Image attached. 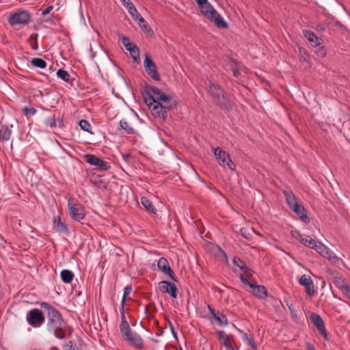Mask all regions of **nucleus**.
I'll return each instance as SVG.
<instances>
[{"instance_id": "42", "label": "nucleus", "mask_w": 350, "mask_h": 350, "mask_svg": "<svg viewBox=\"0 0 350 350\" xmlns=\"http://www.w3.org/2000/svg\"><path fill=\"white\" fill-rule=\"evenodd\" d=\"M121 323L120 325V332L130 327L129 321L126 319L125 314H121Z\"/></svg>"}, {"instance_id": "43", "label": "nucleus", "mask_w": 350, "mask_h": 350, "mask_svg": "<svg viewBox=\"0 0 350 350\" xmlns=\"http://www.w3.org/2000/svg\"><path fill=\"white\" fill-rule=\"evenodd\" d=\"M129 53L134 61L137 62L139 59V50L137 45L133 47L131 50H129Z\"/></svg>"}, {"instance_id": "20", "label": "nucleus", "mask_w": 350, "mask_h": 350, "mask_svg": "<svg viewBox=\"0 0 350 350\" xmlns=\"http://www.w3.org/2000/svg\"><path fill=\"white\" fill-rule=\"evenodd\" d=\"M147 93H149V94L150 96H153L154 97L155 100H158L160 96H161L163 92L157 87H153L151 85H146L145 87L144 92L142 93L143 98H144V100H145V97H146V94Z\"/></svg>"}, {"instance_id": "49", "label": "nucleus", "mask_w": 350, "mask_h": 350, "mask_svg": "<svg viewBox=\"0 0 350 350\" xmlns=\"http://www.w3.org/2000/svg\"><path fill=\"white\" fill-rule=\"evenodd\" d=\"M240 261H243V260H241L239 257L234 256L233 261H232L233 265L234 266L233 268L234 272H237L238 271V269L239 268V266H241Z\"/></svg>"}, {"instance_id": "40", "label": "nucleus", "mask_w": 350, "mask_h": 350, "mask_svg": "<svg viewBox=\"0 0 350 350\" xmlns=\"http://www.w3.org/2000/svg\"><path fill=\"white\" fill-rule=\"evenodd\" d=\"M121 40L123 46L126 48L127 51L131 50L133 47H134L136 44L130 42L129 39L126 36H122Z\"/></svg>"}, {"instance_id": "64", "label": "nucleus", "mask_w": 350, "mask_h": 350, "mask_svg": "<svg viewBox=\"0 0 350 350\" xmlns=\"http://www.w3.org/2000/svg\"><path fill=\"white\" fill-rule=\"evenodd\" d=\"M307 350H315L314 346L311 343L306 344Z\"/></svg>"}, {"instance_id": "17", "label": "nucleus", "mask_w": 350, "mask_h": 350, "mask_svg": "<svg viewBox=\"0 0 350 350\" xmlns=\"http://www.w3.org/2000/svg\"><path fill=\"white\" fill-rule=\"evenodd\" d=\"M304 36L309 41L311 46L317 47L322 44L323 40L316 36V34L310 30H304Z\"/></svg>"}, {"instance_id": "19", "label": "nucleus", "mask_w": 350, "mask_h": 350, "mask_svg": "<svg viewBox=\"0 0 350 350\" xmlns=\"http://www.w3.org/2000/svg\"><path fill=\"white\" fill-rule=\"evenodd\" d=\"M291 210H293L299 216L301 221L306 224L310 221V218L307 215L306 209L301 204L295 206Z\"/></svg>"}, {"instance_id": "31", "label": "nucleus", "mask_w": 350, "mask_h": 350, "mask_svg": "<svg viewBox=\"0 0 350 350\" xmlns=\"http://www.w3.org/2000/svg\"><path fill=\"white\" fill-rule=\"evenodd\" d=\"M224 89L222 87L217 84L211 82L208 85V92L211 94V97L217 93H219Z\"/></svg>"}, {"instance_id": "18", "label": "nucleus", "mask_w": 350, "mask_h": 350, "mask_svg": "<svg viewBox=\"0 0 350 350\" xmlns=\"http://www.w3.org/2000/svg\"><path fill=\"white\" fill-rule=\"evenodd\" d=\"M208 308L213 318L220 325H227L228 324V318L225 314L219 312V311L215 312V310L210 305L208 306Z\"/></svg>"}, {"instance_id": "47", "label": "nucleus", "mask_w": 350, "mask_h": 350, "mask_svg": "<svg viewBox=\"0 0 350 350\" xmlns=\"http://www.w3.org/2000/svg\"><path fill=\"white\" fill-rule=\"evenodd\" d=\"M132 290H133V288H132L131 285H127L124 288V293H123V296H122V302H126V297L129 295H130V293L132 292Z\"/></svg>"}, {"instance_id": "44", "label": "nucleus", "mask_w": 350, "mask_h": 350, "mask_svg": "<svg viewBox=\"0 0 350 350\" xmlns=\"http://www.w3.org/2000/svg\"><path fill=\"white\" fill-rule=\"evenodd\" d=\"M22 111L25 116H28L34 115L37 111L33 107L25 106Z\"/></svg>"}, {"instance_id": "32", "label": "nucleus", "mask_w": 350, "mask_h": 350, "mask_svg": "<svg viewBox=\"0 0 350 350\" xmlns=\"http://www.w3.org/2000/svg\"><path fill=\"white\" fill-rule=\"evenodd\" d=\"M31 64L33 67L39 68H44L46 66V62L43 59L40 57L32 58L31 60Z\"/></svg>"}, {"instance_id": "59", "label": "nucleus", "mask_w": 350, "mask_h": 350, "mask_svg": "<svg viewBox=\"0 0 350 350\" xmlns=\"http://www.w3.org/2000/svg\"><path fill=\"white\" fill-rule=\"evenodd\" d=\"M299 53H300L301 54L304 53V55H302V56H301V58H302L304 61H307V58H306V55H307V53H306V50H305L304 48L300 47V48L299 49Z\"/></svg>"}, {"instance_id": "30", "label": "nucleus", "mask_w": 350, "mask_h": 350, "mask_svg": "<svg viewBox=\"0 0 350 350\" xmlns=\"http://www.w3.org/2000/svg\"><path fill=\"white\" fill-rule=\"evenodd\" d=\"M141 203L147 211L152 213H156L157 210L155 207L146 197L142 196L141 198Z\"/></svg>"}, {"instance_id": "55", "label": "nucleus", "mask_w": 350, "mask_h": 350, "mask_svg": "<svg viewBox=\"0 0 350 350\" xmlns=\"http://www.w3.org/2000/svg\"><path fill=\"white\" fill-rule=\"evenodd\" d=\"M165 273L167 274L172 280L174 282H178L177 278L176 277V275L172 269L171 271H166Z\"/></svg>"}, {"instance_id": "6", "label": "nucleus", "mask_w": 350, "mask_h": 350, "mask_svg": "<svg viewBox=\"0 0 350 350\" xmlns=\"http://www.w3.org/2000/svg\"><path fill=\"white\" fill-rule=\"evenodd\" d=\"M31 19V14L29 11L25 10H17L11 13L8 18V23L12 26L26 25L29 24Z\"/></svg>"}, {"instance_id": "24", "label": "nucleus", "mask_w": 350, "mask_h": 350, "mask_svg": "<svg viewBox=\"0 0 350 350\" xmlns=\"http://www.w3.org/2000/svg\"><path fill=\"white\" fill-rule=\"evenodd\" d=\"M12 131L8 126L5 124L0 125V140L8 141L10 139Z\"/></svg>"}, {"instance_id": "15", "label": "nucleus", "mask_w": 350, "mask_h": 350, "mask_svg": "<svg viewBox=\"0 0 350 350\" xmlns=\"http://www.w3.org/2000/svg\"><path fill=\"white\" fill-rule=\"evenodd\" d=\"M215 104L221 109H232L231 102L228 98V93L224 90L221 91L219 98L215 101Z\"/></svg>"}, {"instance_id": "63", "label": "nucleus", "mask_w": 350, "mask_h": 350, "mask_svg": "<svg viewBox=\"0 0 350 350\" xmlns=\"http://www.w3.org/2000/svg\"><path fill=\"white\" fill-rule=\"evenodd\" d=\"M125 303L126 302H122V301L121 300V308H120V314H125V310H124V306H125Z\"/></svg>"}, {"instance_id": "61", "label": "nucleus", "mask_w": 350, "mask_h": 350, "mask_svg": "<svg viewBox=\"0 0 350 350\" xmlns=\"http://www.w3.org/2000/svg\"><path fill=\"white\" fill-rule=\"evenodd\" d=\"M169 325H170V330L173 334V336L175 337V338H177V334H176V332H175V329H174V325H172V323L171 322L169 323Z\"/></svg>"}, {"instance_id": "53", "label": "nucleus", "mask_w": 350, "mask_h": 350, "mask_svg": "<svg viewBox=\"0 0 350 350\" xmlns=\"http://www.w3.org/2000/svg\"><path fill=\"white\" fill-rule=\"evenodd\" d=\"M317 53L320 57H324L326 55V49L323 46H319V48L318 49V51H317Z\"/></svg>"}, {"instance_id": "14", "label": "nucleus", "mask_w": 350, "mask_h": 350, "mask_svg": "<svg viewBox=\"0 0 350 350\" xmlns=\"http://www.w3.org/2000/svg\"><path fill=\"white\" fill-rule=\"evenodd\" d=\"M300 285L306 288V293L309 296H313L315 294L314 284L310 275H303L299 280Z\"/></svg>"}, {"instance_id": "51", "label": "nucleus", "mask_w": 350, "mask_h": 350, "mask_svg": "<svg viewBox=\"0 0 350 350\" xmlns=\"http://www.w3.org/2000/svg\"><path fill=\"white\" fill-rule=\"evenodd\" d=\"M253 273H254V271L249 267V268H247L245 271L241 273L240 274V275H243L244 277L246 278V279H247V278L252 277Z\"/></svg>"}, {"instance_id": "11", "label": "nucleus", "mask_w": 350, "mask_h": 350, "mask_svg": "<svg viewBox=\"0 0 350 350\" xmlns=\"http://www.w3.org/2000/svg\"><path fill=\"white\" fill-rule=\"evenodd\" d=\"M83 159L87 163L91 165L96 166L103 171H107L111 167L108 162L103 160L94 154H85L83 155Z\"/></svg>"}, {"instance_id": "26", "label": "nucleus", "mask_w": 350, "mask_h": 350, "mask_svg": "<svg viewBox=\"0 0 350 350\" xmlns=\"http://www.w3.org/2000/svg\"><path fill=\"white\" fill-rule=\"evenodd\" d=\"M60 277L64 282L70 283L74 278V274L70 270L64 269L60 273Z\"/></svg>"}, {"instance_id": "45", "label": "nucleus", "mask_w": 350, "mask_h": 350, "mask_svg": "<svg viewBox=\"0 0 350 350\" xmlns=\"http://www.w3.org/2000/svg\"><path fill=\"white\" fill-rule=\"evenodd\" d=\"M323 257L327 258L329 260L337 262L339 260V258L329 248H327V253L323 254Z\"/></svg>"}, {"instance_id": "48", "label": "nucleus", "mask_w": 350, "mask_h": 350, "mask_svg": "<svg viewBox=\"0 0 350 350\" xmlns=\"http://www.w3.org/2000/svg\"><path fill=\"white\" fill-rule=\"evenodd\" d=\"M64 350H79L77 345L70 340L65 346Z\"/></svg>"}, {"instance_id": "41", "label": "nucleus", "mask_w": 350, "mask_h": 350, "mask_svg": "<svg viewBox=\"0 0 350 350\" xmlns=\"http://www.w3.org/2000/svg\"><path fill=\"white\" fill-rule=\"evenodd\" d=\"M121 40L123 46L126 48L127 51L131 50L133 47H134L136 44L130 42L129 39L126 36H122Z\"/></svg>"}, {"instance_id": "36", "label": "nucleus", "mask_w": 350, "mask_h": 350, "mask_svg": "<svg viewBox=\"0 0 350 350\" xmlns=\"http://www.w3.org/2000/svg\"><path fill=\"white\" fill-rule=\"evenodd\" d=\"M301 243L306 247L312 248L313 245L317 244V241L306 235L304 237V239H301Z\"/></svg>"}, {"instance_id": "39", "label": "nucleus", "mask_w": 350, "mask_h": 350, "mask_svg": "<svg viewBox=\"0 0 350 350\" xmlns=\"http://www.w3.org/2000/svg\"><path fill=\"white\" fill-rule=\"evenodd\" d=\"M172 97L170 95H166L164 93L162 94L161 96H160L159 100L157 101L161 102L164 105H169L171 103H172L174 100H172Z\"/></svg>"}, {"instance_id": "9", "label": "nucleus", "mask_w": 350, "mask_h": 350, "mask_svg": "<svg viewBox=\"0 0 350 350\" xmlns=\"http://www.w3.org/2000/svg\"><path fill=\"white\" fill-rule=\"evenodd\" d=\"M26 320L29 325L38 328L44 323L45 318L42 310L38 308H33L27 312Z\"/></svg>"}, {"instance_id": "57", "label": "nucleus", "mask_w": 350, "mask_h": 350, "mask_svg": "<svg viewBox=\"0 0 350 350\" xmlns=\"http://www.w3.org/2000/svg\"><path fill=\"white\" fill-rule=\"evenodd\" d=\"M232 72H233V75L235 77H238L240 76L241 75V70L239 68L237 67H234L233 69H232Z\"/></svg>"}, {"instance_id": "52", "label": "nucleus", "mask_w": 350, "mask_h": 350, "mask_svg": "<svg viewBox=\"0 0 350 350\" xmlns=\"http://www.w3.org/2000/svg\"><path fill=\"white\" fill-rule=\"evenodd\" d=\"M341 292L343 295L350 301V285L348 284Z\"/></svg>"}, {"instance_id": "34", "label": "nucleus", "mask_w": 350, "mask_h": 350, "mask_svg": "<svg viewBox=\"0 0 350 350\" xmlns=\"http://www.w3.org/2000/svg\"><path fill=\"white\" fill-rule=\"evenodd\" d=\"M312 249H314L317 252L322 256L323 254L327 253V247L322 243L317 241V244H314Z\"/></svg>"}, {"instance_id": "5", "label": "nucleus", "mask_w": 350, "mask_h": 350, "mask_svg": "<svg viewBox=\"0 0 350 350\" xmlns=\"http://www.w3.org/2000/svg\"><path fill=\"white\" fill-rule=\"evenodd\" d=\"M68 213L74 221H80L85 218V208L78 200L73 198H69L68 200Z\"/></svg>"}, {"instance_id": "62", "label": "nucleus", "mask_w": 350, "mask_h": 350, "mask_svg": "<svg viewBox=\"0 0 350 350\" xmlns=\"http://www.w3.org/2000/svg\"><path fill=\"white\" fill-rule=\"evenodd\" d=\"M123 5L127 9V10H129V8L134 6L133 3L130 0L127 1Z\"/></svg>"}, {"instance_id": "1", "label": "nucleus", "mask_w": 350, "mask_h": 350, "mask_svg": "<svg viewBox=\"0 0 350 350\" xmlns=\"http://www.w3.org/2000/svg\"><path fill=\"white\" fill-rule=\"evenodd\" d=\"M40 307L46 312V331L58 339H64L68 325L62 314L47 302H41Z\"/></svg>"}, {"instance_id": "10", "label": "nucleus", "mask_w": 350, "mask_h": 350, "mask_svg": "<svg viewBox=\"0 0 350 350\" xmlns=\"http://www.w3.org/2000/svg\"><path fill=\"white\" fill-rule=\"evenodd\" d=\"M144 67L146 74L153 80L159 81L161 75L159 73L155 63L148 53L144 54Z\"/></svg>"}, {"instance_id": "22", "label": "nucleus", "mask_w": 350, "mask_h": 350, "mask_svg": "<svg viewBox=\"0 0 350 350\" xmlns=\"http://www.w3.org/2000/svg\"><path fill=\"white\" fill-rule=\"evenodd\" d=\"M44 124L50 128L61 127L62 125V121L59 118L56 119L55 114L53 113L45 119Z\"/></svg>"}, {"instance_id": "16", "label": "nucleus", "mask_w": 350, "mask_h": 350, "mask_svg": "<svg viewBox=\"0 0 350 350\" xmlns=\"http://www.w3.org/2000/svg\"><path fill=\"white\" fill-rule=\"evenodd\" d=\"M53 230L58 233H69L68 228L65 222L62 220L59 216H54L53 221Z\"/></svg>"}, {"instance_id": "29", "label": "nucleus", "mask_w": 350, "mask_h": 350, "mask_svg": "<svg viewBox=\"0 0 350 350\" xmlns=\"http://www.w3.org/2000/svg\"><path fill=\"white\" fill-rule=\"evenodd\" d=\"M137 21H138V24L141 27V29L145 33L151 35L153 33L152 30L145 21V19L141 16Z\"/></svg>"}, {"instance_id": "8", "label": "nucleus", "mask_w": 350, "mask_h": 350, "mask_svg": "<svg viewBox=\"0 0 350 350\" xmlns=\"http://www.w3.org/2000/svg\"><path fill=\"white\" fill-rule=\"evenodd\" d=\"M239 278L243 284H247L251 288V291H247L250 292L254 296L260 299H265L267 297L268 292L265 286L254 284L243 275H239Z\"/></svg>"}, {"instance_id": "38", "label": "nucleus", "mask_w": 350, "mask_h": 350, "mask_svg": "<svg viewBox=\"0 0 350 350\" xmlns=\"http://www.w3.org/2000/svg\"><path fill=\"white\" fill-rule=\"evenodd\" d=\"M79 125L83 131H87L90 133H92V132L91 131L92 126L86 120H81L79 122Z\"/></svg>"}, {"instance_id": "46", "label": "nucleus", "mask_w": 350, "mask_h": 350, "mask_svg": "<svg viewBox=\"0 0 350 350\" xmlns=\"http://www.w3.org/2000/svg\"><path fill=\"white\" fill-rule=\"evenodd\" d=\"M128 12L135 21H137L141 16L135 5L131 8H129Z\"/></svg>"}, {"instance_id": "23", "label": "nucleus", "mask_w": 350, "mask_h": 350, "mask_svg": "<svg viewBox=\"0 0 350 350\" xmlns=\"http://www.w3.org/2000/svg\"><path fill=\"white\" fill-rule=\"evenodd\" d=\"M118 129L124 130L127 135H133L135 133L134 128L125 119L120 120Z\"/></svg>"}, {"instance_id": "35", "label": "nucleus", "mask_w": 350, "mask_h": 350, "mask_svg": "<svg viewBox=\"0 0 350 350\" xmlns=\"http://www.w3.org/2000/svg\"><path fill=\"white\" fill-rule=\"evenodd\" d=\"M38 36V33H32L27 40V42L31 45L33 50H37L38 49V43L37 42Z\"/></svg>"}, {"instance_id": "56", "label": "nucleus", "mask_w": 350, "mask_h": 350, "mask_svg": "<svg viewBox=\"0 0 350 350\" xmlns=\"http://www.w3.org/2000/svg\"><path fill=\"white\" fill-rule=\"evenodd\" d=\"M314 29L319 32H324L325 31V27L320 23L317 24Z\"/></svg>"}, {"instance_id": "28", "label": "nucleus", "mask_w": 350, "mask_h": 350, "mask_svg": "<svg viewBox=\"0 0 350 350\" xmlns=\"http://www.w3.org/2000/svg\"><path fill=\"white\" fill-rule=\"evenodd\" d=\"M217 335L218 339L219 340L222 341L223 345L225 347L232 345L230 336L228 335H227L224 331H222V330L217 331Z\"/></svg>"}, {"instance_id": "33", "label": "nucleus", "mask_w": 350, "mask_h": 350, "mask_svg": "<svg viewBox=\"0 0 350 350\" xmlns=\"http://www.w3.org/2000/svg\"><path fill=\"white\" fill-rule=\"evenodd\" d=\"M333 282L334 285L340 291H342L344 288L349 284L345 279L336 277Z\"/></svg>"}, {"instance_id": "27", "label": "nucleus", "mask_w": 350, "mask_h": 350, "mask_svg": "<svg viewBox=\"0 0 350 350\" xmlns=\"http://www.w3.org/2000/svg\"><path fill=\"white\" fill-rule=\"evenodd\" d=\"M157 267L162 272L171 271V268L166 258H160L157 262Z\"/></svg>"}, {"instance_id": "58", "label": "nucleus", "mask_w": 350, "mask_h": 350, "mask_svg": "<svg viewBox=\"0 0 350 350\" xmlns=\"http://www.w3.org/2000/svg\"><path fill=\"white\" fill-rule=\"evenodd\" d=\"M53 10V6L50 5L48 6L45 10H44L42 12V16L47 15L51 10Z\"/></svg>"}, {"instance_id": "2", "label": "nucleus", "mask_w": 350, "mask_h": 350, "mask_svg": "<svg viewBox=\"0 0 350 350\" xmlns=\"http://www.w3.org/2000/svg\"><path fill=\"white\" fill-rule=\"evenodd\" d=\"M146 95L145 103L148 106L152 115L155 118L165 120L167 117V111L177 105L176 100H174L169 105H164L161 102L156 101L154 97L150 96L149 93H147Z\"/></svg>"}, {"instance_id": "25", "label": "nucleus", "mask_w": 350, "mask_h": 350, "mask_svg": "<svg viewBox=\"0 0 350 350\" xmlns=\"http://www.w3.org/2000/svg\"><path fill=\"white\" fill-rule=\"evenodd\" d=\"M240 333L242 334V340L246 342L247 345H249L254 350H256L258 347L256 343L255 342L254 340L252 337L251 335L248 334L247 333L243 332L241 329H238Z\"/></svg>"}, {"instance_id": "4", "label": "nucleus", "mask_w": 350, "mask_h": 350, "mask_svg": "<svg viewBox=\"0 0 350 350\" xmlns=\"http://www.w3.org/2000/svg\"><path fill=\"white\" fill-rule=\"evenodd\" d=\"M124 341L130 347L142 350L144 347V340L136 332L133 331L131 327L120 332Z\"/></svg>"}, {"instance_id": "13", "label": "nucleus", "mask_w": 350, "mask_h": 350, "mask_svg": "<svg viewBox=\"0 0 350 350\" xmlns=\"http://www.w3.org/2000/svg\"><path fill=\"white\" fill-rule=\"evenodd\" d=\"M159 291L163 293H168L173 299L177 298L178 288L174 283L163 280L158 284Z\"/></svg>"}, {"instance_id": "7", "label": "nucleus", "mask_w": 350, "mask_h": 350, "mask_svg": "<svg viewBox=\"0 0 350 350\" xmlns=\"http://www.w3.org/2000/svg\"><path fill=\"white\" fill-rule=\"evenodd\" d=\"M214 154L219 164L225 169L235 170L236 165L230 159V154L223 150L221 148L217 147L214 148Z\"/></svg>"}, {"instance_id": "60", "label": "nucleus", "mask_w": 350, "mask_h": 350, "mask_svg": "<svg viewBox=\"0 0 350 350\" xmlns=\"http://www.w3.org/2000/svg\"><path fill=\"white\" fill-rule=\"evenodd\" d=\"M240 263H241V266H239V269L242 270L243 271H245L247 268H249L246 265V264H245V262L244 261H240Z\"/></svg>"}, {"instance_id": "37", "label": "nucleus", "mask_w": 350, "mask_h": 350, "mask_svg": "<svg viewBox=\"0 0 350 350\" xmlns=\"http://www.w3.org/2000/svg\"><path fill=\"white\" fill-rule=\"evenodd\" d=\"M57 76L58 78L62 79L65 82L68 83L70 81V76L69 73L65 70L59 69L57 71Z\"/></svg>"}, {"instance_id": "54", "label": "nucleus", "mask_w": 350, "mask_h": 350, "mask_svg": "<svg viewBox=\"0 0 350 350\" xmlns=\"http://www.w3.org/2000/svg\"><path fill=\"white\" fill-rule=\"evenodd\" d=\"M91 181L94 184L96 185V186L98 187H101V186H104L105 185V183L100 180L99 178H96L94 180H91Z\"/></svg>"}, {"instance_id": "3", "label": "nucleus", "mask_w": 350, "mask_h": 350, "mask_svg": "<svg viewBox=\"0 0 350 350\" xmlns=\"http://www.w3.org/2000/svg\"><path fill=\"white\" fill-rule=\"evenodd\" d=\"M201 13L213 22L217 27L220 29H226L228 24L224 20L222 16L217 12V10L210 4L208 0L200 5H198Z\"/></svg>"}, {"instance_id": "12", "label": "nucleus", "mask_w": 350, "mask_h": 350, "mask_svg": "<svg viewBox=\"0 0 350 350\" xmlns=\"http://www.w3.org/2000/svg\"><path fill=\"white\" fill-rule=\"evenodd\" d=\"M310 321L314 325L318 332L326 340H329L324 321L321 317L317 313H312L310 317Z\"/></svg>"}, {"instance_id": "21", "label": "nucleus", "mask_w": 350, "mask_h": 350, "mask_svg": "<svg viewBox=\"0 0 350 350\" xmlns=\"http://www.w3.org/2000/svg\"><path fill=\"white\" fill-rule=\"evenodd\" d=\"M284 194L285 196V199L286 203L289 208L292 209L295 206L298 205L299 203L298 202L297 198L293 193V192L291 190H285L284 191Z\"/></svg>"}, {"instance_id": "50", "label": "nucleus", "mask_w": 350, "mask_h": 350, "mask_svg": "<svg viewBox=\"0 0 350 350\" xmlns=\"http://www.w3.org/2000/svg\"><path fill=\"white\" fill-rule=\"evenodd\" d=\"M291 235L296 239L297 240H299L301 242V239H304V235H302L299 231L297 230H292L291 231Z\"/></svg>"}]
</instances>
